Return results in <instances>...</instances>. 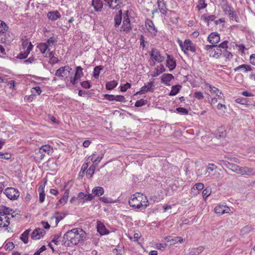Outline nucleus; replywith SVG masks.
<instances>
[{"mask_svg": "<svg viewBox=\"0 0 255 255\" xmlns=\"http://www.w3.org/2000/svg\"><path fill=\"white\" fill-rule=\"evenodd\" d=\"M217 168V166L213 163H209L207 167V171L205 173V174H207L208 170H210L211 171H214Z\"/></svg>", "mask_w": 255, "mask_h": 255, "instance_id": "5fc2aeb1", "label": "nucleus"}, {"mask_svg": "<svg viewBox=\"0 0 255 255\" xmlns=\"http://www.w3.org/2000/svg\"><path fill=\"white\" fill-rule=\"evenodd\" d=\"M37 48L39 49L42 53H44L48 49L47 46L46 44L43 43H40L37 45Z\"/></svg>", "mask_w": 255, "mask_h": 255, "instance_id": "a18cd8bd", "label": "nucleus"}, {"mask_svg": "<svg viewBox=\"0 0 255 255\" xmlns=\"http://www.w3.org/2000/svg\"><path fill=\"white\" fill-rule=\"evenodd\" d=\"M78 232L79 229H73L65 233V237L68 238L69 242H70V241H72V239L75 237V236H76L77 233Z\"/></svg>", "mask_w": 255, "mask_h": 255, "instance_id": "f3484780", "label": "nucleus"}, {"mask_svg": "<svg viewBox=\"0 0 255 255\" xmlns=\"http://www.w3.org/2000/svg\"><path fill=\"white\" fill-rule=\"evenodd\" d=\"M240 166L232 163L231 166L230 167L229 169L233 172H236L237 174H238L240 171Z\"/></svg>", "mask_w": 255, "mask_h": 255, "instance_id": "49530a36", "label": "nucleus"}, {"mask_svg": "<svg viewBox=\"0 0 255 255\" xmlns=\"http://www.w3.org/2000/svg\"><path fill=\"white\" fill-rule=\"evenodd\" d=\"M145 26L147 28H150L151 29L153 30L156 32L157 31V30L156 28L155 27L153 22L151 20L147 19L145 21Z\"/></svg>", "mask_w": 255, "mask_h": 255, "instance_id": "ea45409f", "label": "nucleus"}, {"mask_svg": "<svg viewBox=\"0 0 255 255\" xmlns=\"http://www.w3.org/2000/svg\"><path fill=\"white\" fill-rule=\"evenodd\" d=\"M181 88V86L179 85L173 86L171 88V90L169 93V95L170 96L176 95L179 92Z\"/></svg>", "mask_w": 255, "mask_h": 255, "instance_id": "2f4dec72", "label": "nucleus"}, {"mask_svg": "<svg viewBox=\"0 0 255 255\" xmlns=\"http://www.w3.org/2000/svg\"><path fill=\"white\" fill-rule=\"evenodd\" d=\"M122 10L120 9L118 11V13L115 15L114 21L115 26L116 27H117L121 24L122 19Z\"/></svg>", "mask_w": 255, "mask_h": 255, "instance_id": "6ab92c4d", "label": "nucleus"}, {"mask_svg": "<svg viewBox=\"0 0 255 255\" xmlns=\"http://www.w3.org/2000/svg\"><path fill=\"white\" fill-rule=\"evenodd\" d=\"M72 68L69 66L61 67L56 71L55 75L59 77H63L66 75V72L70 73Z\"/></svg>", "mask_w": 255, "mask_h": 255, "instance_id": "1a4fd4ad", "label": "nucleus"}, {"mask_svg": "<svg viewBox=\"0 0 255 255\" xmlns=\"http://www.w3.org/2000/svg\"><path fill=\"white\" fill-rule=\"evenodd\" d=\"M3 193L10 200H14L17 199L19 196V193L17 189L13 187L6 188Z\"/></svg>", "mask_w": 255, "mask_h": 255, "instance_id": "20e7f679", "label": "nucleus"}, {"mask_svg": "<svg viewBox=\"0 0 255 255\" xmlns=\"http://www.w3.org/2000/svg\"><path fill=\"white\" fill-rule=\"evenodd\" d=\"M147 100L143 99H141L139 100L136 101L135 103V107H140L143 105H145L147 103Z\"/></svg>", "mask_w": 255, "mask_h": 255, "instance_id": "37998d69", "label": "nucleus"}, {"mask_svg": "<svg viewBox=\"0 0 255 255\" xmlns=\"http://www.w3.org/2000/svg\"><path fill=\"white\" fill-rule=\"evenodd\" d=\"M129 205L135 209H145L148 205V200L146 196L137 193L133 194L129 200Z\"/></svg>", "mask_w": 255, "mask_h": 255, "instance_id": "f257e3e1", "label": "nucleus"}, {"mask_svg": "<svg viewBox=\"0 0 255 255\" xmlns=\"http://www.w3.org/2000/svg\"><path fill=\"white\" fill-rule=\"evenodd\" d=\"M9 211H12V210L4 206H0V216L4 217L5 222L7 223L3 225L4 228L7 227L10 224L9 218L7 216L9 215Z\"/></svg>", "mask_w": 255, "mask_h": 255, "instance_id": "423d86ee", "label": "nucleus"}, {"mask_svg": "<svg viewBox=\"0 0 255 255\" xmlns=\"http://www.w3.org/2000/svg\"><path fill=\"white\" fill-rule=\"evenodd\" d=\"M176 111L178 113L184 114V115H187L188 113V110L184 108H181V107L177 108L176 109Z\"/></svg>", "mask_w": 255, "mask_h": 255, "instance_id": "13d9d810", "label": "nucleus"}, {"mask_svg": "<svg viewBox=\"0 0 255 255\" xmlns=\"http://www.w3.org/2000/svg\"><path fill=\"white\" fill-rule=\"evenodd\" d=\"M97 228V231L101 235H106L109 233L108 230L106 229L105 226L101 223H98Z\"/></svg>", "mask_w": 255, "mask_h": 255, "instance_id": "393cba45", "label": "nucleus"}, {"mask_svg": "<svg viewBox=\"0 0 255 255\" xmlns=\"http://www.w3.org/2000/svg\"><path fill=\"white\" fill-rule=\"evenodd\" d=\"M3 33L0 34L1 41L6 44H9L14 39V36L12 32L7 30H4Z\"/></svg>", "mask_w": 255, "mask_h": 255, "instance_id": "39448f33", "label": "nucleus"}, {"mask_svg": "<svg viewBox=\"0 0 255 255\" xmlns=\"http://www.w3.org/2000/svg\"><path fill=\"white\" fill-rule=\"evenodd\" d=\"M215 51L214 54L213 55V57L215 58H218L222 54V50L220 47H219L217 45H215L214 47Z\"/></svg>", "mask_w": 255, "mask_h": 255, "instance_id": "58836bf2", "label": "nucleus"}, {"mask_svg": "<svg viewBox=\"0 0 255 255\" xmlns=\"http://www.w3.org/2000/svg\"><path fill=\"white\" fill-rule=\"evenodd\" d=\"M165 68H164L163 65L160 64V65L157 66V67L155 68V72L152 75V76L156 77L160 75L161 73L165 71Z\"/></svg>", "mask_w": 255, "mask_h": 255, "instance_id": "cd10ccee", "label": "nucleus"}, {"mask_svg": "<svg viewBox=\"0 0 255 255\" xmlns=\"http://www.w3.org/2000/svg\"><path fill=\"white\" fill-rule=\"evenodd\" d=\"M77 199H83L86 201H91L93 199V196L91 194H86L83 192H80L78 195Z\"/></svg>", "mask_w": 255, "mask_h": 255, "instance_id": "b1692460", "label": "nucleus"}, {"mask_svg": "<svg viewBox=\"0 0 255 255\" xmlns=\"http://www.w3.org/2000/svg\"><path fill=\"white\" fill-rule=\"evenodd\" d=\"M149 53L151 58L158 62H162L165 59V58L160 54V52L157 49L152 48Z\"/></svg>", "mask_w": 255, "mask_h": 255, "instance_id": "0eeeda50", "label": "nucleus"}, {"mask_svg": "<svg viewBox=\"0 0 255 255\" xmlns=\"http://www.w3.org/2000/svg\"><path fill=\"white\" fill-rule=\"evenodd\" d=\"M153 82H150L148 83L147 85H144L141 88V90L139 92H137L136 94H144L147 93L148 91H153L151 87L153 86Z\"/></svg>", "mask_w": 255, "mask_h": 255, "instance_id": "412c9836", "label": "nucleus"}, {"mask_svg": "<svg viewBox=\"0 0 255 255\" xmlns=\"http://www.w3.org/2000/svg\"><path fill=\"white\" fill-rule=\"evenodd\" d=\"M166 66L168 67L170 71L174 70L176 66L175 61L169 55H167Z\"/></svg>", "mask_w": 255, "mask_h": 255, "instance_id": "dca6fc26", "label": "nucleus"}, {"mask_svg": "<svg viewBox=\"0 0 255 255\" xmlns=\"http://www.w3.org/2000/svg\"><path fill=\"white\" fill-rule=\"evenodd\" d=\"M224 56L227 59H231L233 58V55L231 53L227 50H225L224 52L223 53Z\"/></svg>", "mask_w": 255, "mask_h": 255, "instance_id": "680f3d73", "label": "nucleus"}, {"mask_svg": "<svg viewBox=\"0 0 255 255\" xmlns=\"http://www.w3.org/2000/svg\"><path fill=\"white\" fill-rule=\"evenodd\" d=\"M47 16L51 21H55L61 17V14L57 10H54L49 11L47 14Z\"/></svg>", "mask_w": 255, "mask_h": 255, "instance_id": "2eb2a0df", "label": "nucleus"}, {"mask_svg": "<svg viewBox=\"0 0 255 255\" xmlns=\"http://www.w3.org/2000/svg\"><path fill=\"white\" fill-rule=\"evenodd\" d=\"M85 238V232L82 229H79V232L77 233L76 236H75V237L72 239V241H70V242H68L67 246L69 247H72L74 245H76L80 241H84Z\"/></svg>", "mask_w": 255, "mask_h": 255, "instance_id": "f03ea898", "label": "nucleus"}, {"mask_svg": "<svg viewBox=\"0 0 255 255\" xmlns=\"http://www.w3.org/2000/svg\"><path fill=\"white\" fill-rule=\"evenodd\" d=\"M45 233L46 232L44 229L39 228H36L32 233L31 235V238L35 240H39L44 236Z\"/></svg>", "mask_w": 255, "mask_h": 255, "instance_id": "6e6552de", "label": "nucleus"}, {"mask_svg": "<svg viewBox=\"0 0 255 255\" xmlns=\"http://www.w3.org/2000/svg\"><path fill=\"white\" fill-rule=\"evenodd\" d=\"M108 3L110 7L112 8L119 9L121 4L123 3V0H104Z\"/></svg>", "mask_w": 255, "mask_h": 255, "instance_id": "f8f14e48", "label": "nucleus"}, {"mask_svg": "<svg viewBox=\"0 0 255 255\" xmlns=\"http://www.w3.org/2000/svg\"><path fill=\"white\" fill-rule=\"evenodd\" d=\"M103 69V67L102 65L96 66L94 69L93 76L94 78H98L100 74V72Z\"/></svg>", "mask_w": 255, "mask_h": 255, "instance_id": "c9c22d12", "label": "nucleus"}, {"mask_svg": "<svg viewBox=\"0 0 255 255\" xmlns=\"http://www.w3.org/2000/svg\"><path fill=\"white\" fill-rule=\"evenodd\" d=\"M211 193V191L210 189H209V188L204 189L202 192L203 197L204 199H206L207 197H208L210 195Z\"/></svg>", "mask_w": 255, "mask_h": 255, "instance_id": "8fccbe9b", "label": "nucleus"}, {"mask_svg": "<svg viewBox=\"0 0 255 255\" xmlns=\"http://www.w3.org/2000/svg\"><path fill=\"white\" fill-rule=\"evenodd\" d=\"M69 189H66L63 194V196L62 198H61L60 200H59L56 205L58 206L59 205L64 204L66 203H67L68 198L69 197Z\"/></svg>", "mask_w": 255, "mask_h": 255, "instance_id": "a878e982", "label": "nucleus"}, {"mask_svg": "<svg viewBox=\"0 0 255 255\" xmlns=\"http://www.w3.org/2000/svg\"><path fill=\"white\" fill-rule=\"evenodd\" d=\"M220 40V35L217 32L211 33L208 37V41L213 45H216Z\"/></svg>", "mask_w": 255, "mask_h": 255, "instance_id": "9b49d317", "label": "nucleus"}, {"mask_svg": "<svg viewBox=\"0 0 255 255\" xmlns=\"http://www.w3.org/2000/svg\"><path fill=\"white\" fill-rule=\"evenodd\" d=\"M39 152L42 153L43 152L47 153L48 154L53 152L52 147L47 144L42 145L39 149Z\"/></svg>", "mask_w": 255, "mask_h": 255, "instance_id": "bb28decb", "label": "nucleus"}, {"mask_svg": "<svg viewBox=\"0 0 255 255\" xmlns=\"http://www.w3.org/2000/svg\"><path fill=\"white\" fill-rule=\"evenodd\" d=\"M239 174L242 175H255V172L254 171L253 168L249 167H241L240 168V171L239 172Z\"/></svg>", "mask_w": 255, "mask_h": 255, "instance_id": "9d476101", "label": "nucleus"}, {"mask_svg": "<svg viewBox=\"0 0 255 255\" xmlns=\"http://www.w3.org/2000/svg\"><path fill=\"white\" fill-rule=\"evenodd\" d=\"M194 97L198 100H202L204 98L203 94L201 92H196L194 94Z\"/></svg>", "mask_w": 255, "mask_h": 255, "instance_id": "4d7b16f0", "label": "nucleus"}, {"mask_svg": "<svg viewBox=\"0 0 255 255\" xmlns=\"http://www.w3.org/2000/svg\"><path fill=\"white\" fill-rule=\"evenodd\" d=\"M228 41H227V40H225L224 41H223V42H222L221 43H220L218 46L220 47V48H223V49H225V50H227V49L228 48Z\"/></svg>", "mask_w": 255, "mask_h": 255, "instance_id": "69168bd1", "label": "nucleus"}, {"mask_svg": "<svg viewBox=\"0 0 255 255\" xmlns=\"http://www.w3.org/2000/svg\"><path fill=\"white\" fill-rule=\"evenodd\" d=\"M46 249L45 246H42L37 252H36L33 255H39L41 253L45 251Z\"/></svg>", "mask_w": 255, "mask_h": 255, "instance_id": "774afa93", "label": "nucleus"}, {"mask_svg": "<svg viewBox=\"0 0 255 255\" xmlns=\"http://www.w3.org/2000/svg\"><path fill=\"white\" fill-rule=\"evenodd\" d=\"M240 70H244L245 72L251 71L252 70L251 67L246 64L241 65L234 69L235 71H238Z\"/></svg>", "mask_w": 255, "mask_h": 255, "instance_id": "473e14b6", "label": "nucleus"}, {"mask_svg": "<svg viewBox=\"0 0 255 255\" xmlns=\"http://www.w3.org/2000/svg\"><path fill=\"white\" fill-rule=\"evenodd\" d=\"M29 54V53H28L27 51H25L23 53L22 52L20 53L18 55L17 57L20 59H25L26 58H27V57L28 56Z\"/></svg>", "mask_w": 255, "mask_h": 255, "instance_id": "603ef678", "label": "nucleus"}, {"mask_svg": "<svg viewBox=\"0 0 255 255\" xmlns=\"http://www.w3.org/2000/svg\"><path fill=\"white\" fill-rule=\"evenodd\" d=\"M131 29L132 27L128 15V11L127 10L124 14L123 25L121 27V31H124L128 33Z\"/></svg>", "mask_w": 255, "mask_h": 255, "instance_id": "7ed1b4c3", "label": "nucleus"}, {"mask_svg": "<svg viewBox=\"0 0 255 255\" xmlns=\"http://www.w3.org/2000/svg\"><path fill=\"white\" fill-rule=\"evenodd\" d=\"M185 241V239H183L181 237H174L173 243L171 244H175L177 243H182Z\"/></svg>", "mask_w": 255, "mask_h": 255, "instance_id": "09e8293b", "label": "nucleus"}, {"mask_svg": "<svg viewBox=\"0 0 255 255\" xmlns=\"http://www.w3.org/2000/svg\"><path fill=\"white\" fill-rule=\"evenodd\" d=\"M157 4L160 12L162 14L166 15L167 10L166 2L164 0H157Z\"/></svg>", "mask_w": 255, "mask_h": 255, "instance_id": "4468645a", "label": "nucleus"}, {"mask_svg": "<svg viewBox=\"0 0 255 255\" xmlns=\"http://www.w3.org/2000/svg\"><path fill=\"white\" fill-rule=\"evenodd\" d=\"M11 157V154L9 153L6 152L3 153L2 152H0V158L1 159H9Z\"/></svg>", "mask_w": 255, "mask_h": 255, "instance_id": "3c124183", "label": "nucleus"}, {"mask_svg": "<svg viewBox=\"0 0 255 255\" xmlns=\"http://www.w3.org/2000/svg\"><path fill=\"white\" fill-rule=\"evenodd\" d=\"M113 253L116 255H123L124 253V247L119 245L117 248L113 250Z\"/></svg>", "mask_w": 255, "mask_h": 255, "instance_id": "e433bc0d", "label": "nucleus"}, {"mask_svg": "<svg viewBox=\"0 0 255 255\" xmlns=\"http://www.w3.org/2000/svg\"><path fill=\"white\" fill-rule=\"evenodd\" d=\"M103 154H101V155H99L98 157H95V155L93 154L91 156H90L89 158L91 157V160L93 162H96L97 161L100 162L103 158Z\"/></svg>", "mask_w": 255, "mask_h": 255, "instance_id": "c03bdc74", "label": "nucleus"}, {"mask_svg": "<svg viewBox=\"0 0 255 255\" xmlns=\"http://www.w3.org/2000/svg\"><path fill=\"white\" fill-rule=\"evenodd\" d=\"M223 3L222 4V7L224 12L227 14L229 12H230L232 9L231 6L228 4L226 0H222Z\"/></svg>", "mask_w": 255, "mask_h": 255, "instance_id": "f704fd0d", "label": "nucleus"}, {"mask_svg": "<svg viewBox=\"0 0 255 255\" xmlns=\"http://www.w3.org/2000/svg\"><path fill=\"white\" fill-rule=\"evenodd\" d=\"M92 5L94 6L96 11H101L103 6V2L101 0H93Z\"/></svg>", "mask_w": 255, "mask_h": 255, "instance_id": "aec40b11", "label": "nucleus"}, {"mask_svg": "<svg viewBox=\"0 0 255 255\" xmlns=\"http://www.w3.org/2000/svg\"><path fill=\"white\" fill-rule=\"evenodd\" d=\"M30 231V229H27L21 235L20 239L24 244H27L28 242V235Z\"/></svg>", "mask_w": 255, "mask_h": 255, "instance_id": "c85d7f7f", "label": "nucleus"}, {"mask_svg": "<svg viewBox=\"0 0 255 255\" xmlns=\"http://www.w3.org/2000/svg\"><path fill=\"white\" fill-rule=\"evenodd\" d=\"M14 247V245L12 242H9L7 243L5 246V248L6 250H11Z\"/></svg>", "mask_w": 255, "mask_h": 255, "instance_id": "052dcab7", "label": "nucleus"}, {"mask_svg": "<svg viewBox=\"0 0 255 255\" xmlns=\"http://www.w3.org/2000/svg\"><path fill=\"white\" fill-rule=\"evenodd\" d=\"M96 169V165H92L90 168L87 170L86 172L87 176L90 178L92 177L93 174H94L95 170Z\"/></svg>", "mask_w": 255, "mask_h": 255, "instance_id": "a19ab883", "label": "nucleus"}, {"mask_svg": "<svg viewBox=\"0 0 255 255\" xmlns=\"http://www.w3.org/2000/svg\"><path fill=\"white\" fill-rule=\"evenodd\" d=\"M45 193L44 191H41L39 193V202L40 203H43L45 199Z\"/></svg>", "mask_w": 255, "mask_h": 255, "instance_id": "338daca9", "label": "nucleus"}, {"mask_svg": "<svg viewBox=\"0 0 255 255\" xmlns=\"http://www.w3.org/2000/svg\"><path fill=\"white\" fill-rule=\"evenodd\" d=\"M197 7L199 10L202 9L206 7L207 4L205 2V0H199Z\"/></svg>", "mask_w": 255, "mask_h": 255, "instance_id": "de8ad7c7", "label": "nucleus"}, {"mask_svg": "<svg viewBox=\"0 0 255 255\" xmlns=\"http://www.w3.org/2000/svg\"><path fill=\"white\" fill-rule=\"evenodd\" d=\"M118 82L116 80H112L107 82L106 84V88L108 90H111L118 85Z\"/></svg>", "mask_w": 255, "mask_h": 255, "instance_id": "c756f323", "label": "nucleus"}, {"mask_svg": "<svg viewBox=\"0 0 255 255\" xmlns=\"http://www.w3.org/2000/svg\"><path fill=\"white\" fill-rule=\"evenodd\" d=\"M174 78V76L171 74H164L161 76V82L167 85H169V82Z\"/></svg>", "mask_w": 255, "mask_h": 255, "instance_id": "a211bd4d", "label": "nucleus"}, {"mask_svg": "<svg viewBox=\"0 0 255 255\" xmlns=\"http://www.w3.org/2000/svg\"><path fill=\"white\" fill-rule=\"evenodd\" d=\"M236 102L237 103L241 104L243 105L246 104L247 102V100L245 98H238L236 99L235 100Z\"/></svg>", "mask_w": 255, "mask_h": 255, "instance_id": "e2e57ef3", "label": "nucleus"}, {"mask_svg": "<svg viewBox=\"0 0 255 255\" xmlns=\"http://www.w3.org/2000/svg\"><path fill=\"white\" fill-rule=\"evenodd\" d=\"M216 17L215 15H207L204 14L201 16V19L204 20L206 22H207L208 24H209V22L214 20Z\"/></svg>", "mask_w": 255, "mask_h": 255, "instance_id": "7c9ffc66", "label": "nucleus"}, {"mask_svg": "<svg viewBox=\"0 0 255 255\" xmlns=\"http://www.w3.org/2000/svg\"><path fill=\"white\" fill-rule=\"evenodd\" d=\"M227 14L229 16L231 20H235L236 22H239V17L234 10H231Z\"/></svg>", "mask_w": 255, "mask_h": 255, "instance_id": "4c0bfd02", "label": "nucleus"}, {"mask_svg": "<svg viewBox=\"0 0 255 255\" xmlns=\"http://www.w3.org/2000/svg\"><path fill=\"white\" fill-rule=\"evenodd\" d=\"M7 29H8V26L4 22L0 20V34L3 33L4 30H7Z\"/></svg>", "mask_w": 255, "mask_h": 255, "instance_id": "79ce46f5", "label": "nucleus"}, {"mask_svg": "<svg viewBox=\"0 0 255 255\" xmlns=\"http://www.w3.org/2000/svg\"><path fill=\"white\" fill-rule=\"evenodd\" d=\"M220 164L222 165L226 166L228 168H230V167L231 166L232 163H230L226 160H220Z\"/></svg>", "mask_w": 255, "mask_h": 255, "instance_id": "0e129e2a", "label": "nucleus"}, {"mask_svg": "<svg viewBox=\"0 0 255 255\" xmlns=\"http://www.w3.org/2000/svg\"><path fill=\"white\" fill-rule=\"evenodd\" d=\"M83 76V69L81 66H77L76 67V72L75 76L76 79H80Z\"/></svg>", "mask_w": 255, "mask_h": 255, "instance_id": "72a5a7b5", "label": "nucleus"}, {"mask_svg": "<svg viewBox=\"0 0 255 255\" xmlns=\"http://www.w3.org/2000/svg\"><path fill=\"white\" fill-rule=\"evenodd\" d=\"M184 50L190 51L192 52H195L196 51L195 48L193 43L189 39H186L184 42Z\"/></svg>", "mask_w": 255, "mask_h": 255, "instance_id": "ddd939ff", "label": "nucleus"}, {"mask_svg": "<svg viewBox=\"0 0 255 255\" xmlns=\"http://www.w3.org/2000/svg\"><path fill=\"white\" fill-rule=\"evenodd\" d=\"M81 86L85 89H89L91 87L90 82L88 81H85L81 83Z\"/></svg>", "mask_w": 255, "mask_h": 255, "instance_id": "bf43d9fd", "label": "nucleus"}, {"mask_svg": "<svg viewBox=\"0 0 255 255\" xmlns=\"http://www.w3.org/2000/svg\"><path fill=\"white\" fill-rule=\"evenodd\" d=\"M214 210L216 213L222 215L228 213L230 209L224 206H218L215 208Z\"/></svg>", "mask_w": 255, "mask_h": 255, "instance_id": "5701e85b", "label": "nucleus"}, {"mask_svg": "<svg viewBox=\"0 0 255 255\" xmlns=\"http://www.w3.org/2000/svg\"><path fill=\"white\" fill-rule=\"evenodd\" d=\"M104 96L105 99L110 101H115L116 99V96L114 95L105 94Z\"/></svg>", "mask_w": 255, "mask_h": 255, "instance_id": "6e6d98bb", "label": "nucleus"}, {"mask_svg": "<svg viewBox=\"0 0 255 255\" xmlns=\"http://www.w3.org/2000/svg\"><path fill=\"white\" fill-rule=\"evenodd\" d=\"M104 193V189L103 187L97 186L94 187L92 190V195L93 196V198L95 196H100L102 195Z\"/></svg>", "mask_w": 255, "mask_h": 255, "instance_id": "4be33fe9", "label": "nucleus"}, {"mask_svg": "<svg viewBox=\"0 0 255 255\" xmlns=\"http://www.w3.org/2000/svg\"><path fill=\"white\" fill-rule=\"evenodd\" d=\"M131 87V84L129 83H127L124 85L121 86V91L122 92H126L128 89Z\"/></svg>", "mask_w": 255, "mask_h": 255, "instance_id": "864d4df0", "label": "nucleus"}]
</instances>
